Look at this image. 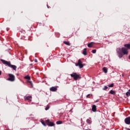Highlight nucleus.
Here are the masks:
<instances>
[{
	"label": "nucleus",
	"instance_id": "nucleus-1",
	"mask_svg": "<svg viewBox=\"0 0 130 130\" xmlns=\"http://www.w3.org/2000/svg\"><path fill=\"white\" fill-rule=\"evenodd\" d=\"M1 61H2L4 64H6V66H8L9 68H12V69L14 71L17 70V66L11 64V62L10 61H6L4 59H1Z\"/></svg>",
	"mask_w": 130,
	"mask_h": 130
},
{
	"label": "nucleus",
	"instance_id": "nucleus-2",
	"mask_svg": "<svg viewBox=\"0 0 130 130\" xmlns=\"http://www.w3.org/2000/svg\"><path fill=\"white\" fill-rule=\"evenodd\" d=\"M71 77L73 78L74 80H75V81H77L78 79H81V77L76 73H73L72 74H71Z\"/></svg>",
	"mask_w": 130,
	"mask_h": 130
},
{
	"label": "nucleus",
	"instance_id": "nucleus-3",
	"mask_svg": "<svg viewBox=\"0 0 130 130\" xmlns=\"http://www.w3.org/2000/svg\"><path fill=\"white\" fill-rule=\"evenodd\" d=\"M127 50H128L124 47L121 48V52L123 55H127L128 54V51Z\"/></svg>",
	"mask_w": 130,
	"mask_h": 130
},
{
	"label": "nucleus",
	"instance_id": "nucleus-4",
	"mask_svg": "<svg viewBox=\"0 0 130 130\" xmlns=\"http://www.w3.org/2000/svg\"><path fill=\"white\" fill-rule=\"evenodd\" d=\"M76 67H79L80 69H82L84 68V65L82 63V61L81 59H79L77 64H76Z\"/></svg>",
	"mask_w": 130,
	"mask_h": 130
},
{
	"label": "nucleus",
	"instance_id": "nucleus-5",
	"mask_svg": "<svg viewBox=\"0 0 130 130\" xmlns=\"http://www.w3.org/2000/svg\"><path fill=\"white\" fill-rule=\"evenodd\" d=\"M46 123L48 126H53L55 125L53 122L50 121L49 119L46 120Z\"/></svg>",
	"mask_w": 130,
	"mask_h": 130
},
{
	"label": "nucleus",
	"instance_id": "nucleus-6",
	"mask_svg": "<svg viewBox=\"0 0 130 130\" xmlns=\"http://www.w3.org/2000/svg\"><path fill=\"white\" fill-rule=\"evenodd\" d=\"M9 76L10 78L8 79V80L9 81H11V82H14V81H15V75L13 74H9Z\"/></svg>",
	"mask_w": 130,
	"mask_h": 130
},
{
	"label": "nucleus",
	"instance_id": "nucleus-7",
	"mask_svg": "<svg viewBox=\"0 0 130 130\" xmlns=\"http://www.w3.org/2000/svg\"><path fill=\"white\" fill-rule=\"evenodd\" d=\"M124 122L126 124H130V117L126 118L124 120Z\"/></svg>",
	"mask_w": 130,
	"mask_h": 130
},
{
	"label": "nucleus",
	"instance_id": "nucleus-8",
	"mask_svg": "<svg viewBox=\"0 0 130 130\" xmlns=\"http://www.w3.org/2000/svg\"><path fill=\"white\" fill-rule=\"evenodd\" d=\"M50 90L52 91V92H55V91H56V90H57V88L55 87H52L50 88Z\"/></svg>",
	"mask_w": 130,
	"mask_h": 130
},
{
	"label": "nucleus",
	"instance_id": "nucleus-9",
	"mask_svg": "<svg viewBox=\"0 0 130 130\" xmlns=\"http://www.w3.org/2000/svg\"><path fill=\"white\" fill-rule=\"evenodd\" d=\"M96 106H95L94 105H93L92 107V111L93 112H96Z\"/></svg>",
	"mask_w": 130,
	"mask_h": 130
},
{
	"label": "nucleus",
	"instance_id": "nucleus-10",
	"mask_svg": "<svg viewBox=\"0 0 130 130\" xmlns=\"http://www.w3.org/2000/svg\"><path fill=\"white\" fill-rule=\"evenodd\" d=\"M26 100H28L30 102H31V99H32V96H28L26 98Z\"/></svg>",
	"mask_w": 130,
	"mask_h": 130
},
{
	"label": "nucleus",
	"instance_id": "nucleus-11",
	"mask_svg": "<svg viewBox=\"0 0 130 130\" xmlns=\"http://www.w3.org/2000/svg\"><path fill=\"white\" fill-rule=\"evenodd\" d=\"M124 47L127 48V49H130V44H125L124 45Z\"/></svg>",
	"mask_w": 130,
	"mask_h": 130
},
{
	"label": "nucleus",
	"instance_id": "nucleus-12",
	"mask_svg": "<svg viewBox=\"0 0 130 130\" xmlns=\"http://www.w3.org/2000/svg\"><path fill=\"white\" fill-rule=\"evenodd\" d=\"M87 48H84L83 51V54H84V55H87Z\"/></svg>",
	"mask_w": 130,
	"mask_h": 130
},
{
	"label": "nucleus",
	"instance_id": "nucleus-13",
	"mask_svg": "<svg viewBox=\"0 0 130 130\" xmlns=\"http://www.w3.org/2000/svg\"><path fill=\"white\" fill-rule=\"evenodd\" d=\"M88 47L91 48L93 47V42H91L87 45Z\"/></svg>",
	"mask_w": 130,
	"mask_h": 130
},
{
	"label": "nucleus",
	"instance_id": "nucleus-14",
	"mask_svg": "<svg viewBox=\"0 0 130 130\" xmlns=\"http://www.w3.org/2000/svg\"><path fill=\"white\" fill-rule=\"evenodd\" d=\"M116 51H117V54H118V53H121V50L120 48H118L116 49Z\"/></svg>",
	"mask_w": 130,
	"mask_h": 130
},
{
	"label": "nucleus",
	"instance_id": "nucleus-15",
	"mask_svg": "<svg viewBox=\"0 0 130 130\" xmlns=\"http://www.w3.org/2000/svg\"><path fill=\"white\" fill-rule=\"evenodd\" d=\"M118 56L119 57V58H121V57H122V56H123V54H122V53H119L118 54Z\"/></svg>",
	"mask_w": 130,
	"mask_h": 130
},
{
	"label": "nucleus",
	"instance_id": "nucleus-16",
	"mask_svg": "<svg viewBox=\"0 0 130 130\" xmlns=\"http://www.w3.org/2000/svg\"><path fill=\"white\" fill-rule=\"evenodd\" d=\"M86 122H87V123H89V124L92 123V121L91 120V119H87L86 120Z\"/></svg>",
	"mask_w": 130,
	"mask_h": 130
},
{
	"label": "nucleus",
	"instance_id": "nucleus-17",
	"mask_svg": "<svg viewBox=\"0 0 130 130\" xmlns=\"http://www.w3.org/2000/svg\"><path fill=\"white\" fill-rule=\"evenodd\" d=\"M103 72H104L105 74L107 73V69H106V68H105V67L103 68Z\"/></svg>",
	"mask_w": 130,
	"mask_h": 130
},
{
	"label": "nucleus",
	"instance_id": "nucleus-18",
	"mask_svg": "<svg viewBox=\"0 0 130 130\" xmlns=\"http://www.w3.org/2000/svg\"><path fill=\"white\" fill-rule=\"evenodd\" d=\"M110 94H112V95H114V94H115V91L113 90H111L110 91Z\"/></svg>",
	"mask_w": 130,
	"mask_h": 130
},
{
	"label": "nucleus",
	"instance_id": "nucleus-19",
	"mask_svg": "<svg viewBox=\"0 0 130 130\" xmlns=\"http://www.w3.org/2000/svg\"><path fill=\"white\" fill-rule=\"evenodd\" d=\"M63 43H64V44H66V45H69V46L71 45V44L69 42L64 41Z\"/></svg>",
	"mask_w": 130,
	"mask_h": 130
},
{
	"label": "nucleus",
	"instance_id": "nucleus-20",
	"mask_svg": "<svg viewBox=\"0 0 130 130\" xmlns=\"http://www.w3.org/2000/svg\"><path fill=\"white\" fill-rule=\"evenodd\" d=\"M24 79H26V80H30L31 79V77L29 76H26L24 77Z\"/></svg>",
	"mask_w": 130,
	"mask_h": 130
},
{
	"label": "nucleus",
	"instance_id": "nucleus-21",
	"mask_svg": "<svg viewBox=\"0 0 130 130\" xmlns=\"http://www.w3.org/2000/svg\"><path fill=\"white\" fill-rule=\"evenodd\" d=\"M113 86H114V84L113 83H112V84L109 85H108V87H109V88H112V87H113Z\"/></svg>",
	"mask_w": 130,
	"mask_h": 130
},
{
	"label": "nucleus",
	"instance_id": "nucleus-22",
	"mask_svg": "<svg viewBox=\"0 0 130 130\" xmlns=\"http://www.w3.org/2000/svg\"><path fill=\"white\" fill-rule=\"evenodd\" d=\"M61 123H62L61 121H58L56 122V124H61Z\"/></svg>",
	"mask_w": 130,
	"mask_h": 130
},
{
	"label": "nucleus",
	"instance_id": "nucleus-23",
	"mask_svg": "<svg viewBox=\"0 0 130 130\" xmlns=\"http://www.w3.org/2000/svg\"><path fill=\"white\" fill-rule=\"evenodd\" d=\"M126 96H127V97H128V96H130V92H129V91H127L126 93Z\"/></svg>",
	"mask_w": 130,
	"mask_h": 130
},
{
	"label": "nucleus",
	"instance_id": "nucleus-24",
	"mask_svg": "<svg viewBox=\"0 0 130 130\" xmlns=\"http://www.w3.org/2000/svg\"><path fill=\"white\" fill-rule=\"evenodd\" d=\"M42 124L44 125V126H46V124H45V122H44V121H41Z\"/></svg>",
	"mask_w": 130,
	"mask_h": 130
},
{
	"label": "nucleus",
	"instance_id": "nucleus-25",
	"mask_svg": "<svg viewBox=\"0 0 130 130\" xmlns=\"http://www.w3.org/2000/svg\"><path fill=\"white\" fill-rule=\"evenodd\" d=\"M107 89H108V87L105 86L104 88L103 89V90H107Z\"/></svg>",
	"mask_w": 130,
	"mask_h": 130
},
{
	"label": "nucleus",
	"instance_id": "nucleus-26",
	"mask_svg": "<svg viewBox=\"0 0 130 130\" xmlns=\"http://www.w3.org/2000/svg\"><path fill=\"white\" fill-rule=\"evenodd\" d=\"M96 50H95V49L92 50V53H95L96 52Z\"/></svg>",
	"mask_w": 130,
	"mask_h": 130
},
{
	"label": "nucleus",
	"instance_id": "nucleus-27",
	"mask_svg": "<svg viewBox=\"0 0 130 130\" xmlns=\"http://www.w3.org/2000/svg\"><path fill=\"white\" fill-rule=\"evenodd\" d=\"M48 109H49V107L48 106H47L46 107V108H45V110H48Z\"/></svg>",
	"mask_w": 130,
	"mask_h": 130
},
{
	"label": "nucleus",
	"instance_id": "nucleus-28",
	"mask_svg": "<svg viewBox=\"0 0 130 130\" xmlns=\"http://www.w3.org/2000/svg\"><path fill=\"white\" fill-rule=\"evenodd\" d=\"M38 62L37 60L36 59H35V62Z\"/></svg>",
	"mask_w": 130,
	"mask_h": 130
},
{
	"label": "nucleus",
	"instance_id": "nucleus-29",
	"mask_svg": "<svg viewBox=\"0 0 130 130\" xmlns=\"http://www.w3.org/2000/svg\"><path fill=\"white\" fill-rule=\"evenodd\" d=\"M89 96H90V94H89L87 95H86V98H88V97H89Z\"/></svg>",
	"mask_w": 130,
	"mask_h": 130
},
{
	"label": "nucleus",
	"instance_id": "nucleus-30",
	"mask_svg": "<svg viewBox=\"0 0 130 130\" xmlns=\"http://www.w3.org/2000/svg\"><path fill=\"white\" fill-rule=\"evenodd\" d=\"M0 75H2V72L0 71Z\"/></svg>",
	"mask_w": 130,
	"mask_h": 130
},
{
	"label": "nucleus",
	"instance_id": "nucleus-31",
	"mask_svg": "<svg viewBox=\"0 0 130 130\" xmlns=\"http://www.w3.org/2000/svg\"><path fill=\"white\" fill-rule=\"evenodd\" d=\"M126 130H130L129 128H126Z\"/></svg>",
	"mask_w": 130,
	"mask_h": 130
},
{
	"label": "nucleus",
	"instance_id": "nucleus-32",
	"mask_svg": "<svg viewBox=\"0 0 130 130\" xmlns=\"http://www.w3.org/2000/svg\"><path fill=\"white\" fill-rule=\"evenodd\" d=\"M29 83H30V84H32V82H31V81H29Z\"/></svg>",
	"mask_w": 130,
	"mask_h": 130
},
{
	"label": "nucleus",
	"instance_id": "nucleus-33",
	"mask_svg": "<svg viewBox=\"0 0 130 130\" xmlns=\"http://www.w3.org/2000/svg\"><path fill=\"white\" fill-rule=\"evenodd\" d=\"M129 57V59H130V55H129V57Z\"/></svg>",
	"mask_w": 130,
	"mask_h": 130
},
{
	"label": "nucleus",
	"instance_id": "nucleus-34",
	"mask_svg": "<svg viewBox=\"0 0 130 130\" xmlns=\"http://www.w3.org/2000/svg\"><path fill=\"white\" fill-rule=\"evenodd\" d=\"M128 92H130V89L128 90Z\"/></svg>",
	"mask_w": 130,
	"mask_h": 130
},
{
	"label": "nucleus",
	"instance_id": "nucleus-35",
	"mask_svg": "<svg viewBox=\"0 0 130 130\" xmlns=\"http://www.w3.org/2000/svg\"><path fill=\"white\" fill-rule=\"evenodd\" d=\"M95 102H98V100H97Z\"/></svg>",
	"mask_w": 130,
	"mask_h": 130
},
{
	"label": "nucleus",
	"instance_id": "nucleus-36",
	"mask_svg": "<svg viewBox=\"0 0 130 130\" xmlns=\"http://www.w3.org/2000/svg\"><path fill=\"white\" fill-rule=\"evenodd\" d=\"M122 77H123V74L122 75Z\"/></svg>",
	"mask_w": 130,
	"mask_h": 130
}]
</instances>
